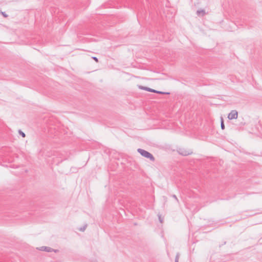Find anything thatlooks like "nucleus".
Listing matches in <instances>:
<instances>
[{"mask_svg":"<svg viewBox=\"0 0 262 262\" xmlns=\"http://www.w3.org/2000/svg\"><path fill=\"white\" fill-rule=\"evenodd\" d=\"M137 150L142 156L149 159L152 161L155 160L154 156L149 152L141 148H138Z\"/></svg>","mask_w":262,"mask_h":262,"instance_id":"nucleus-1","label":"nucleus"},{"mask_svg":"<svg viewBox=\"0 0 262 262\" xmlns=\"http://www.w3.org/2000/svg\"><path fill=\"white\" fill-rule=\"evenodd\" d=\"M238 116V112L236 110H232L229 114L228 118L230 120L236 119Z\"/></svg>","mask_w":262,"mask_h":262,"instance_id":"nucleus-2","label":"nucleus"},{"mask_svg":"<svg viewBox=\"0 0 262 262\" xmlns=\"http://www.w3.org/2000/svg\"><path fill=\"white\" fill-rule=\"evenodd\" d=\"M38 249L40 251H45L48 252H52L53 251V249H52L51 248L46 246L41 247Z\"/></svg>","mask_w":262,"mask_h":262,"instance_id":"nucleus-3","label":"nucleus"},{"mask_svg":"<svg viewBox=\"0 0 262 262\" xmlns=\"http://www.w3.org/2000/svg\"><path fill=\"white\" fill-rule=\"evenodd\" d=\"M196 14L198 16H204L206 14L205 13V11L203 9H201V10H198L197 11H196Z\"/></svg>","mask_w":262,"mask_h":262,"instance_id":"nucleus-4","label":"nucleus"},{"mask_svg":"<svg viewBox=\"0 0 262 262\" xmlns=\"http://www.w3.org/2000/svg\"><path fill=\"white\" fill-rule=\"evenodd\" d=\"M142 89H144V90H145L148 92H152V91H154V90L153 89H151L150 88H142Z\"/></svg>","mask_w":262,"mask_h":262,"instance_id":"nucleus-5","label":"nucleus"},{"mask_svg":"<svg viewBox=\"0 0 262 262\" xmlns=\"http://www.w3.org/2000/svg\"><path fill=\"white\" fill-rule=\"evenodd\" d=\"M180 153L182 155H184V156H187L189 154V152H187L186 151H181L180 152Z\"/></svg>","mask_w":262,"mask_h":262,"instance_id":"nucleus-6","label":"nucleus"},{"mask_svg":"<svg viewBox=\"0 0 262 262\" xmlns=\"http://www.w3.org/2000/svg\"><path fill=\"white\" fill-rule=\"evenodd\" d=\"M180 153L182 155H184V156H187L189 154V152H187L186 151H181L180 152Z\"/></svg>","mask_w":262,"mask_h":262,"instance_id":"nucleus-7","label":"nucleus"},{"mask_svg":"<svg viewBox=\"0 0 262 262\" xmlns=\"http://www.w3.org/2000/svg\"><path fill=\"white\" fill-rule=\"evenodd\" d=\"M221 128L222 129H224L225 128V125H224V121H223V119L222 118V121H221Z\"/></svg>","mask_w":262,"mask_h":262,"instance_id":"nucleus-8","label":"nucleus"},{"mask_svg":"<svg viewBox=\"0 0 262 262\" xmlns=\"http://www.w3.org/2000/svg\"><path fill=\"white\" fill-rule=\"evenodd\" d=\"M19 134L23 137H25V134L21 130H19Z\"/></svg>","mask_w":262,"mask_h":262,"instance_id":"nucleus-9","label":"nucleus"},{"mask_svg":"<svg viewBox=\"0 0 262 262\" xmlns=\"http://www.w3.org/2000/svg\"><path fill=\"white\" fill-rule=\"evenodd\" d=\"M86 226H87V225H85V226H84L83 227L80 228L79 229V230H80V231H84L85 230V229H86Z\"/></svg>","mask_w":262,"mask_h":262,"instance_id":"nucleus-10","label":"nucleus"},{"mask_svg":"<svg viewBox=\"0 0 262 262\" xmlns=\"http://www.w3.org/2000/svg\"><path fill=\"white\" fill-rule=\"evenodd\" d=\"M179 253H177L176 259H175V262H179Z\"/></svg>","mask_w":262,"mask_h":262,"instance_id":"nucleus-11","label":"nucleus"},{"mask_svg":"<svg viewBox=\"0 0 262 262\" xmlns=\"http://www.w3.org/2000/svg\"><path fill=\"white\" fill-rule=\"evenodd\" d=\"M92 58H93L94 60H95L97 62H98V58H97V57H92Z\"/></svg>","mask_w":262,"mask_h":262,"instance_id":"nucleus-12","label":"nucleus"},{"mask_svg":"<svg viewBox=\"0 0 262 262\" xmlns=\"http://www.w3.org/2000/svg\"><path fill=\"white\" fill-rule=\"evenodd\" d=\"M2 14L5 17H7V15L5 12H2Z\"/></svg>","mask_w":262,"mask_h":262,"instance_id":"nucleus-13","label":"nucleus"},{"mask_svg":"<svg viewBox=\"0 0 262 262\" xmlns=\"http://www.w3.org/2000/svg\"><path fill=\"white\" fill-rule=\"evenodd\" d=\"M157 93H159V94H165L164 93L162 92H160V91H157Z\"/></svg>","mask_w":262,"mask_h":262,"instance_id":"nucleus-14","label":"nucleus"},{"mask_svg":"<svg viewBox=\"0 0 262 262\" xmlns=\"http://www.w3.org/2000/svg\"><path fill=\"white\" fill-rule=\"evenodd\" d=\"M173 197L177 201H178V198H177V196L175 195H173Z\"/></svg>","mask_w":262,"mask_h":262,"instance_id":"nucleus-15","label":"nucleus"},{"mask_svg":"<svg viewBox=\"0 0 262 262\" xmlns=\"http://www.w3.org/2000/svg\"><path fill=\"white\" fill-rule=\"evenodd\" d=\"M159 221H160V222H161V223H162V219H161V216H159Z\"/></svg>","mask_w":262,"mask_h":262,"instance_id":"nucleus-16","label":"nucleus"},{"mask_svg":"<svg viewBox=\"0 0 262 262\" xmlns=\"http://www.w3.org/2000/svg\"><path fill=\"white\" fill-rule=\"evenodd\" d=\"M152 92H154V93H156V92H157V91L154 90V91H152Z\"/></svg>","mask_w":262,"mask_h":262,"instance_id":"nucleus-17","label":"nucleus"}]
</instances>
